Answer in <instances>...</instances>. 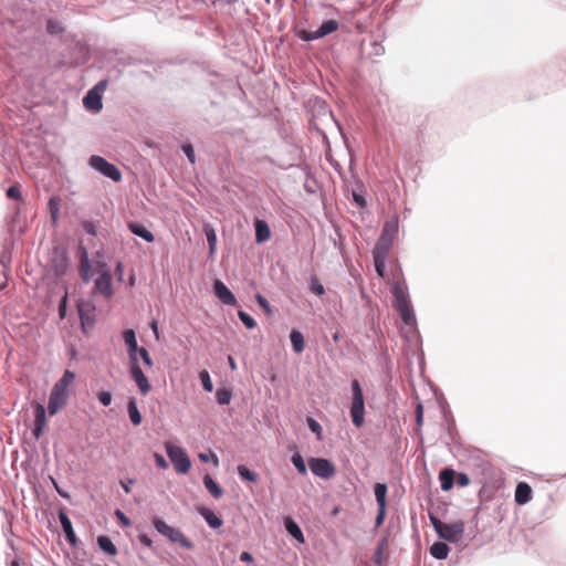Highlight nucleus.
<instances>
[{
	"instance_id": "nucleus-1",
	"label": "nucleus",
	"mask_w": 566,
	"mask_h": 566,
	"mask_svg": "<svg viewBox=\"0 0 566 566\" xmlns=\"http://www.w3.org/2000/svg\"><path fill=\"white\" fill-rule=\"evenodd\" d=\"M339 28L338 20L331 18L323 20L319 27L315 31H310L305 28L302 21H297L294 24L293 31L296 38L304 42H311L315 40L323 39L334 32H336Z\"/></svg>"
},
{
	"instance_id": "nucleus-2",
	"label": "nucleus",
	"mask_w": 566,
	"mask_h": 566,
	"mask_svg": "<svg viewBox=\"0 0 566 566\" xmlns=\"http://www.w3.org/2000/svg\"><path fill=\"white\" fill-rule=\"evenodd\" d=\"M429 518L439 538L448 543H459L461 541L464 533V523L462 521L447 523L432 514L429 515Z\"/></svg>"
},
{
	"instance_id": "nucleus-3",
	"label": "nucleus",
	"mask_w": 566,
	"mask_h": 566,
	"mask_svg": "<svg viewBox=\"0 0 566 566\" xmlns=\"http://www.w3.org/2000/svg\"><path fill=\"white\" fill-rule=\"evenodd\" d=\"M352 401L349 413L352 422L356 428H361L365 423V398L361 385L358 379L350 382Z\"/></svg>"
},
{
	"instance_id": "nucleus-4",
	"label": "nucleus",
	"mask_w": 566,
	"mask_h": 566,
	"mask_svg": "<svg viewBox=\"0 0 566 566\" xmlns=\"http://www.w3.org/2000/svg\"><path fill=\"white\" fill-rule=\"evenodd\" d=\"M153 527L163 536L172 543H178L181 547L192 551L195 544L182 533L180 528L168 525L161 517L154 516L151 518Z\"/></svg>"
},
{
	"instance_id": "nucleus-5",
	"label": "nucleus",
	"mask_w": 566,
	"mask_h": 566,
	"mask_svg": "<svg viewBox=\"0 0 566 566\" xmlns=\"http://www.w3.org/2000/svg\"><path fill=\"white\" fill-rule=\"evenodd\" d=\"M165 450L175 471L178 474H187L191 469V460L187 451L184 448L170 442L165 444Z\"/></svg>"
},
{
	"instance_id": "nucleus-6",
	"label": "nucleus",
	"mask_w": 566,
	"mask_h": 566,
	"mask_svg": "<svg viewBox=\"0 0 566 566\" xmlns=\"http://www.w3.org/2000/svg\"><path fill=\"white\" fill-rule=\"evenodd\" d=\"M88 166L114 182H118L123 178L120 169L99 155H92L88 158Z\"/></svg>"
},
{
	"instance_id": "nucleus-7",
	"label": "nucleus",
	"mask_w": 566,
	"mask_h": 566,
	"mask_svg": "<svg viewBox=\"0 0 566 566\" xmlns=\"http://www.w3.org/2000/svg\"><path fill=\"white\" fill-rule=\"evenodd\" d=\"M76 310L81 323V331L84 335L88 336L90 329L94 327L96 322V306L91 301L80 300L76 303Z\"/></svg>"
},
{
	"instance_id": "nucleus-8",
	"label": "nucleus",
	"mask_w": 566,
	"mask_h": 566,
	"mask_svg": "<svg viewBox=\"0 0 566 566\" xmlns=\"http://www.w3.org/2000/svg\"><path fill=\"white\" fill-rule=\"evenodd\" d=\"M307 463L312 473L317 478L329 480L336 474L334 462L327 458L311 457Z\"/></svg>"
},
{
	"instance_id": "nucleus-9",
	"label": "nucleus",
	"mask_w": 566,
	"mask_h": 566,
	"mask_svg": "<svg viewBox=\"0 0 566 566\" xmlns=\"http://www.w3.org/2000/svg\"><path fill=\"white\" fill-rule=\"evenodd\" d=\"M51 262L57 277L65 275L70 264L67 249L64 245L56 244L52 250Z\"/></svg>"
},
{
	"instance_id": "nucleus-10",
	"label": "nucleus",
	"mask_w": 566,
	"mask_h": 566,
	"mask_svg": "<svg viewBox=\"0 0 566 566\" xmlns=\"http://www.w3.org/2000/svg\"><path fill=\"white\" fill-rule=\"evenodd\" d=\"M213 295L224 305L235 306L238 300L234 293L226 285V283L219 279L212 282Z\"/></svg>"
},
{
	"instance_id": "nucleus-11",
	"label": "nucleus",
	"mask_w": 566,
	"mask_h": 566,
	"mask_svg": "<svg viewBox=\"0 0 566 566\" xmlns=\"http://www.w3.org/2000/svg\"><path fill=\"white\" fill-rule=\"evenodd\" d=\"M57 517H59V521H60L61 527L63 530L66 542L72 547H74V548L77 547L80 541L74 532L72 521L69 517L66 510L64 507H60L57 510Z\"/></svg>"
},
{
	"instance_id": "nucleus-12",
	"label": "nucleus",
	"mask_w": 566,
	"mask_h": 566,
	"mask_svg": "<svg viewBox=\"0 0 566 566\" xmlns=\"http://www.w3.org/2000/svg\"><path fill=\"white\" fill-rule=\"evenodd\" d=\"M94 290L107 298H111L114 295L113 280L109 269L101 271L94 281Z\"/></svg>"
},
{
	"instance_id": "nucleus-13",
	"label": "nucleus",
	"mask_w": 566,
	"mask_h": 566,
	"mask_svg": "<svg viewBox=\"0 0 566 566\" xmlns=\"http://www.w3.org/2000/svg\"><path fill=\"white\" fill-rule=\"evenodd\" d=\"M67 391H62L57 387H52L48 401V412L50 416L56 415L67 402Z\"/></svg>"
},
{
	"instance_id": "nucleus-14",
	"label": "nucleus",
	"mask_w": 566,
	"mask_h": 566,
	"mask_svg": "<svg viewBox=\"0 0 566 566\" xmlns=\"http://www.w3.org/2000/svg\"><path fill=\"white\" fill-rule=\"evenodd\" d=\"M197 512L205 520L209 527L218 531L219 534H222L221 527L223 526V518L221 515L217 514L212 509L205 505L197 506Z\"/></svg>"
},
{
	"instance_id": "nucleus-15",
	"label": "nucleus",
	"mask_w": 566,
	"mask_h": 566,
	"mask_svg": "<svg viewBox=\"0 0 566 566\" xmlns=\"http://www.w3.org/2000/svg\"><path fill=\"white\" fill-rule=\"evenodd\" d=\"M390 292L394 297L392 306L395 310H399L412 304L407 292V286H402L400 282H394L391 284Z\"/></svg>"
},
{
	"instance_id": "nucleus-16",
	"label": "nucleus",
	"mask_w": 566,
	"mask_h": 566,
	"mask_svg": "<svg viewBox=\"0 0 566 566\" xmlns=\"http://www.w3.org/2000/svg\"><path fill=\"white\" fill-rule=\"evenodd\" d=\"M72 62L74 66L86 63L90 59V50L87 45L81 41H75L70 51Z\"/></svg>"
},
{
	"instance_id": "nucleus-17",
	"label": "nucleus",
	"mask_w": 566,
	"mask_h": 566,
	"mask_svg": "<svg viewBox=\"0 0 566 566\" xmlns=\"http://www.w3.org/2000/svg\"><path fill=\"white\" fill-rule=\"evenodd\" d=\"M255 243L263 244L271 239L272 232L269 223L260 218H255L253 221Z\"/></svg>"
},
{
	"instance_id": "nucleus-18",
	"label": "nucleus",
	"mask_w": 566,
	"mask_h": 566,
	"mask_svg": "<svg viewBox=\"0 0 566 566\" xmlns=\"http://www.w3.org/2000/svg\"><path fill=\"white\" fill-rule=\"evenodd\" d=\"M78 254H80L78 255V261H80L78 271H80L81 279L84 283H88L91 281V274H90L91 261H90V256H88V252H87L86 248L81 245L78 248Z\"/></svg>"
},
{
	"instance_id": "nucleus-19",
	"label": "nucleus",
	"mask_w": 566,
	"mask_h": 566,
	"mask_svg": "<svg viewBox=\"0 0 566 566\" xmlns=\"http://www.w3.org/2000/svg\"><path fill=\"white\" fill-rule=\"evenodd\" d=\"M283 525L286 531V533L295 539L300 544L305 543V536L303 534V531L301 526L297 524V522L292 516H285L283 520Z\"/></svg>"
},
{
	"instance_id": "nucleus-20",
	"label": "nucleus",
	"mask_w": 566,
	"mask_h": 566,
	"mask_svg": "<svg viewBox=\"0 0 566 566\" xmlns=\"http://www.w3.org/2000/svg\"><path fill=\"white\" fill-rule=\"evenodd\" d=\"M83 106L91 113H98L103 108V96L88 90L83 97Z\"/></svg>"
},
{
	"instance_id": "nucleus-21",
	"label": "nucleus",
	"mask_w": 566,
	"mask_h": 566,
	"mask_svg": "<svg viewBox=\"0 0 566 566\" xmlns=\"http://www.w3.org/2000/svg\"><path fill=\"white\" fill-rule=\"evenodd\" d=\"M127 228L130 233L145 240L147 243H153L155 241L154 233L138 221H129L127 223Z\"/></svg>"
},
{
	"instance_id": "nucleus-22",
	"label": "nucleus",
	"mask_w": 566,
	"mask_h": 566,
	"mask_svg": "<svg viewBox=\"0 0 566 566\" xmlns=\"http://www.w3.org/2000/svg\"><path fill=\"white\" fill-rule=\"evenodd\" d=\"M533 490L527 482H518L515 488L514 501L518 505H525L531 502Z\"/></svg>"
},
{
	"instance_id": "nucleus-23",
	"label": "nucleus",
	"mask_w": 566,
	"mask_h": 566,
	"mask_svg": "<svg viewBox=\"0 0 566 566\" xmlns=\"http://www.w3.org/2000/svg\"><path fill=\"white\" fill-rule=\"evenodd\" d=\"M122 338L126 346L127 355L142 352V347L137 343L136 332L133 328H125L122 333Z\"/></svg>"
},
{
	"instance_id": "nucleus-24",
	"label": "nucleus",
	"mask_w": 566,
	"mask_h": 566,
	"mask_svg": "<svg viewBox=\"0 0 566 566\" xmlns=\"http://www.w3.org/2000/svg\"><path fill=\"white\" fill-rule=\"evenodd\" d=\"M455 471L452 468L446 467L439 472V482L442 491H450L455 483Z\"/></svg>"
},
{
	"instance_id": "nucleus-25",
	"label": "nucleus",
	"mask_w": 566,
	"mask_h": 566,
	"mask_svg": "<svg viewBox=\"0 0 566 566\" xmlns=\"http://www.w3.org/2000/svg\"><path fill=\"white\" fill-rule=\"evenodd\" d=\"M202 483L213 499H220L223 496V488L211 476L210 473H205Z\"/></svg>"
},
{
	"instance_id": "nucleus-26",
	"label": "nucleus",
	"mask_w": 566,
	"mask_h": 566,
	"mask_svg": "<svg viewBox=\"0 0 566 566\" xmlns=\"http://www.w3.org/2000/svg\"><path fill=\"white\" fill-rule=\"evenodd\" d=\"M127 413L134 427H137L143 422V416L139 411L137 399L134 396H130L127 399Z\"/></svg>"
},
{
	"instance_id": "nucleus-27",
	"label": "nucleus",
	"mask_w": 566,
	"mask_h": 566,
	"mask_svg": "<svg viewBox=\"0 0 566 566\" xmlns=\"http://www.w3.org/2000/svg\"><path fill=\"white\" fill-rule=\"evenodd\" d=\"M129 374L130 378L135 381L142 395H147L151 390V385L143 369L135 370Z\"/></svg>"
},
{
	"instance_id": "nucleus-28",
	"label": "nucleus",
	"mask_w": 566,
	"mask_h": 566,
	"mask_svg": "<svg viewBox=\"0 0 566 566\" xmlns=\"http://www.w3.org/2000/svg\"><path fill=\"white\" fill-rule=\"evenodd\" d=\"M392 243L394 241H391V239L379 235L373 249V256L388 258Z\"/></svg>"
},
{
	"instance_id": "nucleus-29",
	"label": "nucleus",
	"mask_w": 566,
	"mask_h": 566,
	"mask_svg": "<svg viewBox=\"0 0 566 566\" xmlns=\"http://www.w3.org/2000/svg\"><path fill=\"white\" fill-rule=\"evenodd\" d=\"M388 484L377 482L374 484V495L378 507H388L387 503Z\"/></svg>"
},
{
	"instance_id": "nucleus-30",
	"label": "nucleus",
	"mask_w": 566,
	"mask_h": 566,
	"mask_svg": "<svg viewBox=\"0 0 566 566\" xmlns=\"http://www.w3.org/2000/svg\"><path fill=\"white\" fill-rule=\"evenodd\" d=\"M396 311L405 325L413 327L417 331V317L412 304Z\"/></svg>"
},
{
	"instance_id": "nucleus-31",
	"label": "nucleus",
	"mask_w": 566,
	"mask_h": 566,
	"mask_svg": "<svg viewBox=\"0 0 566 566\" xmlns=\"http://www.w3.org/2000/svg\"><path fill=\"white\" fill-rule=\"evenodd\" d=\"M431 556L438 560L447 559L450 547L446 542L436 541L429 548Z\"/></svg>"
},
{
	"instance_id": "nucleus-32",
	"label": "nucleus",
	"mask_w": 566,
	"mask_h": 566,
	"mask_svg": "<svg viewBox=\"0 0 566 566\" xmlns=\"http://www.w3.org/2000/svg\"><path fill=\"white\" fill-rule=\"evenodd\" d=\"M98 548L109 556L117 555V547L108 535H98L96 538Z\"/></svg>"
},
{
	"instance_id": "nucleus-33",
	"label": "nucleus",
	"mask_w": 566,
	"mask_h": 566,
	"mask_svg": "<svg viewBox=\"0 0 566 566\" xmlns=\"http://www.w3.org/2000/svg\"><path fill=\"white\" fill-rule=\"evenodd\" d=\"M202 231L206 235L208 248H209V255L213 256L217 250V243H218V237L214 228L210 223H205Z\"/></svg>"
},
{
	"instance_id": "nucleus-34",
	"label": "nucleus",
	"mask_w": 566,
	"mask_h": 566,
	"mask_svg": "<svg viewBox=\"0 0 566 566\" xmlns=\"http://www.w3.org/2000/svg\"><path fill=\"white\" fill-rule=\"evenodd\" d=\"M290 340L292 344L293 352L295 354H301L305 348V337L304 334L297 329L292 328L290 332Z\"/></svg>"
},
{
	"instance_id": "nucleus-35",
	"label": "nucleus",
	"mask_w": 566,
	"mask_h": 566,
	"mask_svg": "<svg viewBox=\"0 0 566 566\" xmlns=\"http://www.w3.org/2000/svg\"><path fill=\"white\" fill-rule=\"evenodd\" d=\"M61 198L59 196H51L48 201V210L50 212L51 222L56 226L60 218Z\"/></svg>"
},
{
	"instance_id": "nucleus-36",
	"label": "nucleus",
	"mask_w": 566,
	"mask_h": 566,
	"mask_svg": "<svg viewBox=\"0 0 566 566\" xmlns=\"http://www.w3.org/2000/svg\"><path fill=\"white\" fill-rule=\"evenodd\" d=\"M398 230H399L398 219L394 218L391 220H387L382 226L380 237H385V238L391 239V241H394L396 235L398 234Z\"/></svg>"
},
{
	"instance_id": "nucleus-37",
	"label": "nucleus",
	"mask_w": 566,
	"mask_h": 566,
	"mask_svg": "<svg viewBox=\"0 0 566 566\" xmlns=\"http://www.w3.org/2000/svg\"><path fill=\"white\" fill-rule=\"evenodd\" d=\"M33 416L34 423L33 426L44 428L46 427V410L44 406L40 402H35L33 405Z\"/></svg>"
},
{
	"instance_id": "nucleus-38",
	"label": "nucleus",
	"mask_w": 566,
	"mask_h": 566,
	"mask_svg": "<svg viewBox=\"0 0 566 566\" xmlns=\"http://www.w3.org/2000/svg\"><path fill=\"white\" fill-rule=\"evenodd\" d=\"M45 30L52 36L61 35L65 31L63 23L56 19H46Z\"/></svg>"
},
{
	"instance_id": "nucleus-39",
	"label": "nucleus",
	"mask_w": 566,
	"mask_h": 566,
	"mask_svg": "<svg viewBox=\"0 0 566 566\" xmlns=\"http://www.w3.org/2000/svg\"><path fill=\"white\" fill-rule=\"evenodd\" d=\"M237 471L238 475L242 481L254 483L259 479V474L255 471L248 468L245 464H239Z\"/></svg>"
},
{
	"instance_id": "nucleus-40",
	"label": "nucleus",
	"mask_w": 566,
	"mask_h": 566,
	"mask_svg": "<svg viewBox=\"0 0 566 566\" xmlns=\"http://www.w3.org/2000/svg\"><path fill=\"white\" fill-rule=\"evenodd\" d=\"M291 463L293 464V467L296 469V471L301 475H306L307 474V467H306L305 460H304L303 455L298 451H295L291 455Z\"/></svg>"
},
{
	"instance_id": "nucleus-41",
	"label": "nucleus",
	"mask_w": 566,
	"mask_h": 566,
	"mask_svg": "<svg viewBox=\"0 0 566 566\" xmlns=\"http://www.w3.org/2000/svg\"><path fill=\"white\" fill-rule=\"evenodd\" d=\"M75 379V373L70 369H65L62 377L54 384L53 387H57L62 391H67V386Z\"/></svg>"
},
{
	"instance_id": "nucleus-42",
	"label": "nucleus",
	"mask_w": 566,
	"mask_h": 566,
	"mask_svg": "<svg viewBox=\"0 0 566 566\" xmlns=\"http://www.w3.org/2000/svg\"><path fill=\"white\" fill-rule=\"evenodd\" d=\"M232 399V390L228 387H219L216 391V400L220 406L229 405Z\"/></svg>"
},
{
	"instance_id": "nucleus-43",
	"label": "nucleus",
	"mask_w": 566,
	"mask_h": 566,
	"mask_svg": "<svg viewBox=\"0 0 566 566\" xmlns=\"http://www.w3.org/2000/svg\"><path fill=\"white\" fill-rule=\"evenodd\" d=\"M308 290L317 296H323L325 294V287L316 274H312L310 276Z\"/></svg>"
},
{
	"instance_id": "nucleus-44",
	"label": "nucleus",
	"mask_w": 566,
	"mask_h": 566,
	"mask_svg": "<svg viewBox=\"0 0 566 566\" xmlns=\"http://www.w3.org/2000/svg\"><path fill=\"white\" fill-rule=\"evenodd\" d=\"M307 428L315 434L316 439L321 441L323 439V428L321 423L313 417H306Z\"/></svg>"
},
{
	"instance_id": "nucleus-45",
	"label": "nucleus",
	"mask_w": 566,
	"mask_h": 566,
	"mask_svg": "<svg viewBox=\"0 0 566 566\" xmlns=\"http://www.w3.org/2000/svg\"><path fill=\"white\" fill-rule=\"evenodd\" d=\"M199 380L205 391L212 392L213 391V382L211 380L210 374L207 369H202L199 373Z\"/></svg>"
},
{
	"instance_id": "nucleus-46",
	"label": "nucleus",
	"mask_w": 566,
	"mask_h": 566,
	"mask_svg": "<svg viewBox=\"0 0 566 566\" xmlns=\"http://www.w3.org/2000/svg\"><path fill=\"white\" fill-rule=\"evenodd\" d=\"M255 302L258 303V305L263 310V312L266 315L271 316L274 314V310H273L272 305L270 304V302L263 294L256 293Z\"/></svg>"
},
{
	"instance_id": "nucleus-47",
	"label": "nucleus",
	"mask_w": 566,
	"mask_h": 566,
	"mask_svg": "<svg viewBox=\"0 0 566 566\" xmlns=\"http://www.w3.org/2000/svg\"><path fill=\"white\" fill-rule=\"evenodd\" d=\"M238 317L248 329H253L256 326L255 319L243 310L238 311Z\"/></svg>"
},
{
	"instance_id": "nucleus-48",
	"label": "nucleus",
	"mask_w": 566,
	"mask_h": 566,
	"mask_svg": "<svg viewBox=\"0 0 566 566\" xmlns=\"http://www.w3.org/2000/svg\"><path fill=\"white\" fill-rule=\"evenodd\" d=\"M374 259V266H375V271L377 273V275L381 279L385 277L386 275V261H387V258H381V256H373Z\"/></svg>"
},
{
	"instance_id": "nucleus-49",
	"label": "nucleus",
	"mask_w": 566,
	"mask_h": 566,
	"mask_svg": "<svg viewBox=\"0 0 566 566\" xmlns=\"http://www.w3.org/2000/svg\"><path fill=\"white\" fill-rule=\"evenodd\" d=\"M181 151L187 157L190 164L193 165L196 163L195 147L190 142H186L181 145Z\"/></svg>"
},
{
	"instance_id": "nucleus-50",
	"label": "nucleus",
	"mask_w": 566,
	"mask_h": 566,
	"mask_svg": "<svg viewBox=\"0 0 566 566\" xmlns=\"http://www.w3.org/2000/svg\"><path fill=\"white\" fill-rule=\"evenodd\" d=\"M67 301H69V293L65 292L64 295L60 298L59 305H57V314L60 319H64L67 313Z\"/></svg>"
},
{
	"instance_id": "nucleus-51",
	"label": "nucleus",
	"mask_w": 566,
	"mask_h": 566,
	"mask_svg": "<svg viewBox=\"0 0 566 566\" xmlns=\"http://www.w3.org/2000/svg\"><path fill=\"white\" fill-rule=\"evenodd\" d=\"M96 398L103 407H108L112 403L113 395L108 390H101L96 392Z\"/></svg>"
},
{
	"instance_id": "nucleus-52",
	"label": "nucleus",
	"mask_w": 566,
	"mask_h": 566,
	"mask_svg": "<svg viewBox=\"0 0 566 566\" xmlns=\"http://www.w3.org/2000/svg\"><path fill=\"white\" fill-rule=\"evenodd\" d=\"M82 229L90 235L96 237L97 235V223L93 220H83L81 222Z\"/></svg>"
},
{
	"instance_id": "nucleus-53",
	"label": "nucleus",
	"mask_w": 566,
	"mask_h": 566,
	"mask_svg": "<svg viewBox=\"0 0 566 566\" xmlns=\"http://www.w3.org/2000/svg\"><path fill=\"white\" fill-rule=\"evenodd\" d=\"M198 458L201 462L203 463H209V462H212L214 465H218L219 464V458L218 455L210 451V452H200L198 454Z\"/></svg>"
},
{
	"instance_id": "nucleus-54",
	"label": "nucleus",
	"mask_w": 566,
	"mask_h": 566,
	"mask_svg": "<svg viewBox=\"0 0 566 566\" xmlns=\"http://www.w3.org/2000/svg\"><path fill=\"white\" fill-rule=\"evenodd\" d=\"M7 197L11 200H20L22 198L20 187L18 185H11L8 187Z\"/></svg>"
},
{
	"instance_id": "nucleus-55",
	"label": "nucleus",
	"mask_w": 566,
	"mask_h": 566,
	"mask_svg": "<svg viewBox=\"0 0 566 566\" xmlns=\"http://www.w3.org/2000/svg\"><path fill=\"white\" fill-rule=\"evenodd\" d=\"M386 516H387V507H378L377 506V514L375 517V528H379L384 524Z\"/></svg>"
},
{
	"instance_id": "nucleus-56",
	"label": "nucleus",
	"mask_w": 566,
	"mask_h": 566,
	"mask_svg": "<svg viewBox=\"0 0 566 566\" xmlns=\"http://www.w3.org/2000/svg\"><path fill=\"white\" fill-rule=\"evenodd\" d=\"M115 516L123 527H129L132 525L130 518L122 510L116 509Z\"/></svg>"
},
{
	"instance_id": "nucleus-57",
	"label": "nucleus",
	"mask_w": 566,
	"mask_h": 566,
	"mask_svg": "<svg viewBox=\"0 0 566 566\" xmlns=\"http://www.w3.org/2000/svg\"><path fill=\"white\" fill-rule=\"evenodd\" d=\"M352 198L358 208L364 209L367 206L366 198L360 192L353 190Z\"/></svg>"
},
{
	"instance_id": "nucleus-58",
	"label": "nucleus",
	"mask_w": 566,
	"mask_h": 566,
	"mask_svg": "<svg viewBox=\"0 0 566 566\" xmlns=\"http://www.w3.org/2000/svg\"><path fill=\"white\" fill-rule=\"evenodd\" d=\"M386 543H387L386 537L381 538L378 543V546L375 552V563H377V564L381 562Z\"/></svg>"
},
{
	"instance_id": "nucleus-59",
	"label": "nucleus",
	"mask_w": 566,
	"mask_h": 566,
	"mask_svg": "<svg viewBox=\"0 0 566 566\" xmlns=\"http://www.w3.org/2000/svg\"><path fill=\"white\" fill-rule=\"evenodd\" d=\"M129 373L142 369L139 365V354H129Z\"/></svg>"
},
{
	"instance_id": "nucleus-60",
	"label": "nucleus",
	"mask_w": 566,
	"mask_h": 566,
	"mask_svg": "<svg viewBox=\"0 0 566 566\" xmlns=\"http://www.w3.org/2000/svg\"><path fill=\"white\" fill-rule=\"evenodd\" d=\"M455 483L459 488H465L470 484V476L464 472H459L457 474V479L454 478Z\"/></svg>"
},
{
	"instance_id": "nucleus-61",
	"label": "nucleus",
	"mask_w": 566,
	"mask_h": 566,
	"mask_svg": "<svg viewBox=\"0 0 566 566\" xmlns=\"http://www.w3.org/2000/svg\"><path fill=\"white\" fill-rule=\"evenodd\" d=\"M139 357L142 358L144 365H146L147 367H153L154 360H153L149 352L147 350V348L142 347V352L139 353Z\"/></svg>"
},
{
	"instance_id": "nucleus-62",
	"label": "nucleus",
	"mask_w": 566,
	"mask_h": 566,
	"mask_svg": "<svg viewBox=\"0 0 566 566\" xmlns=\"http://www.w3.org/2000/svg\"><path fill=\"white\" fill-rule=\"evenodd\" d=\"M416 423L419 428L423 424V405L421 402H418L416 407Z\"/></svg>"
},
{
	"instance_id": "nucleus-63",
	"label": "nucleus",
	"mask_w": 566,
	"mask_h": 566,
	"mask_svg": "<svg viewBox=\"0 0 566 566\" xmlns=\"http://www.w3.org/2000/svg\"><path fill=\"white\" fill-rule=\"evenodd\" d=\"M107 86V80H101L98 81L92 88H90L92 92H95L98 95L103 96V92L106 90Z\"/></svg>"
},
{
	"instance_id": "nucleus-64",
	"label": "nucleus",
	"mask_w": 566,
	"mask_h": 566,
	"mask_svg": "<svg viewBox=\"0 0 566 566\" xmlns=\"http://www.w3.org/2000/svg\"><path fill=\"white\" fill-rule=\"evenodd\" d=\"M138 541L142 545L151 548L153 547V539L146 534L142 533L138 535Z\"/></svg>"
}]
</instances>
